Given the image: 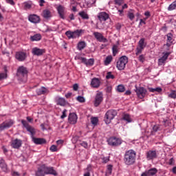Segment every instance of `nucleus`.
<instances>
[{
    "label": "nucleus",
    "mask_w": 176,
    "mask_h": 176,
    "mask_svg": "<svg viewBox=\"0 0 176 176\" xmlns=\"http://www.w3.org/2000/svg\"><path fill=\"white\" fill-rule=\"evenodd\" d=\"M159 129H160L159 125H154L153 127V131L156 133L157 131H159Z\"/></svg>",
    "instance_id": "54"
},
{
    "label": "nucleus",
    "mask_w": 176,
    "mask_h": 176,
    "mask_svg": "<svg viewBox=\"0 0 176 176\" xmlns=\"http://www.w3.org/2000/svg\"><path fill=\"white\" fill-rule=\"evenodd\" d=\"M65 35L67 36V38H69V39L72 38V32L71 31H67L65 32Z\"/></svg>",
    "instance_id": "48"
},
{
    "label": "nucleus",
    "mask_w": 176,
    "mask_h": 176,
    "mask_svg": "<svg viewBox=\"0 0 176 176\" xmlns=\"http://www.w3.org/2000/svg\"><path fill=\"white\" fill-rule=\"evenodd\" d=\"M0 167L4 173H8V166L5 163V160L2 159L0 160Z\"/></svg>",
    "instance_id": "25"
},
{
    "label": "nucleus",
    "mask_w": 176,
    "mask_h": 176,
    "mask_svg": "<svg viewBox=\"0 0 176 176\" xmlns=\"http://www.w3.org/2000/svg\"><path fill=\"white\" fill-rule=\"evenodd\" d=\"M61 119H64L65 118H67V109H65L63 111V115L60 116Z\"/></svg>",
    "instance_id": "57"
},
{
    "label": "nucleus",
    "mask_w": 176,
    "mask_h": 176,
    "mask_svg": "<svg viewBox=\"0 0 176 176\" xmlns=\"http://www.w3.org/2000/svg\"><path fill=\"white\" fill-rule=\"evenodd\" d=\"M128 17H129V19H130V20H134V17H135V16H134V14L133 13V12H129L128 13Z\"/></svg>",
    "instance_id": "52"
},
{
    "label": "nucleus",
    "mask_w": 176,
    "mask_h": 176,
    "mask_svg": "<svg viewBox=\"0 0 176 176\" xmlns=\"http://www.w3.org/2000/svg\"><path fill=\"white\" fill-rule=\"evenodd\" d=\"M167 42L169 43H173V34L168 33L167 35Z\"/></svg>",
    "instance_id": "41"
},
{
    "label": "nucleus",
    "mask_w": 176,
    "mask_h": 176,
    "mask_svg": "<svg viewBox=\"0 0 176 176\" xmlns=\"http://www.w3.org/2000/svg\"><path fill=\"white\" fill-rule=\"evenodd\" d=\"M148 176H153L157 173V169L155 168H151L147 171Z\"/></svg>",
    "instance_id": "34"
},
{
    "label": "nucleus",
    "mask_w": 176,
    "mask_h": 176,
    "mask_svg": "<svg viewBox=\"0 0 176 176\" xmlns=\"http://www.w3.org/2000/svg\"><path fill=\"white\" fill-rule=\"evenodd\" d=\"M69 122L71 124H75L78 122V116L75 113H70L69 115Z\"/></svg>",
    "instance_id": "20"
},
{
    "label": "nucleus",
    "mask_w": 176,
    "mask_h": 176,
    "mask_svg": "<svg viewBox=\"0 0 176 176\" xmlns=\"http://www.w3.org/2000/svg\"><path fill=\"white\" fill-rule=\"evenodd\" d=\"M144 50V48H141L140 47H138L136 48V56H138V54H141L142 53V51Z\"/></svg>",
    "instance_id": "46"
},
{
    "label": "nucleus",
    "mask_w": 176,
    "mask_h": 176,
    "mask_svg": "<svg viewBox=\"0 0 176 176\" xmlns=\"http://www.w3.org/2000/svg\"><path fill=\"white\" fill-rule=\"evenodd\" d=\"M32 53L34 56H42L46 53V50L34 47L32 50Z\"/></svg>",
    "instance_id": "13"
},
{
    "label": "nucleus",
    "mask_w": 176,
    "mask_h": 176,
    "mask_svg": "<svg viewBox=\"0 0 176 176\" xmlns=\"http://www.w3.org/2000/svg\"><path fill=\"white\" fill-rule=\"evenodd\" d=\"M163 56L158 59V65H163V64L166 63L167 58H168V56L171 54L170 52L163 53Z\"/></svg>",
    "instance_id": "17"
},
{
    "label": "nucleus",
    "mask_w": 176,
    "mask_h": 176,
    "mask_svg": "<svg viewBox=\"0 0 176 176\" xmlns=\"http://www.w3.org/2000/svg\"><path fill=\"white\" fill-rule=\"evenodd\" d=\"M50 151H51V152H57V151H58L57 146H56L54 144L52 145L50 147Z\"/></svg>",
    "instance_id": "47"
},
{
    "label": "nucleus",
    "mask_w": 176,
    "mask_h": 176,
    "mask_svg": "<svg viewBox=\"0 0 176 176\" xmlns=\"http://www.w3.org/2000/svg\"><path fill=\"white\" fill-rule=\"evenodd\" d=\"M116 4L120 6L123 3V0H115Z\"/></svg>",
    "instance_id": "58"
},
{
    "label": "nucleus",
    "mask_w": 176,
    "mask_h": 176,
    "mask_svg": "<svg viewBox=\"0 0 176 176\" xmlns=\"http://www.w3.org/2000/svg\"><path fill=\"white\" fill-rule=\"evenodd\" d=\"M86 46H87V44L86 43V42L80 41L77 44V49H78V50H83V49H85V47H86Z\"/></svg>",
    "instance_id": "26"
},
{
    "label": "nucleus",
    "mask_w": 176,
    "mask_h": 176,
    "mask_svg": "<svg viewBox=\"0 0 176 176\" xmlns=\"http://www.w3.org/2000/svg\"><path fill=\"white\" fill-rule=\"evenodd\" d=\"M36 176H45V170H43V165H42L40 168H38L37 171L35 173Z\"/></svg>",
    "instance_id": "24"
},
{
    "label": "nucleus",
    "mask_w": 176,
    "mask_h": 176,
    "mask_svg": "<svg viewBox=\"0 0 176 176\" xmlns=\"http://www.w3.org/2000/svg\"><path fill=\"white\" fill-rule=\"evenodd\" d=\"M138 45L139 47H141L142 49H145V47H146V43H145V38H141L138 42Z\"/></svg>",
    "instance_id": "31"
},
{
    "label": "nucleus",
    "mask_w": 176,
    "mask_h": 176,
    "mask_svg": "<svg viewBox=\"0 0 176 176\" xmlns=\"http://www.w3.org/2000/svg\"><path fill=\"white\" fill-rule=\"evenodd\" d=\"M100 21H107L109 19V15L107 12H100L98 15Z\"/></svg>",
    "instance_id": "19"
},
{
    "label": "nucleus",
    "mask_w": 176,
    "mask_h": 176,
    "mask_svg": "<svg viewBox=\"0 0 176 176\" xmlns=\"http://www.w3.org/2000/svg\"><path fill=\"white\" fill-rule=\"evenodd\" d=\"M11 175L12 176H20V173H19V172H16V171L12 172Z\"/></svg>",
    "instance_id": "62"
},
{
    "label": "nucleus",
    "mask_w": 176,
    "mask_h": 176,
    "mask_svg": "<svg viewBox=\"0 0 176 176\" xmlns=\"http://www.w3.org/2000/svg\"><path fill=\"white\" fill-rule=\"evenodd\" d=\"M43 169L45 175H54V176L58 175V173H57V171H56V170H54V168L53 167H47L45 165H43Z\"/></svg>",
    "instance_id": "7"
},
{
    "label": "nucleus",
    "mask_w": 176,
    "mask_h": 176,
    "mask_svg": "<svg viewBox=\"0 0 176 176\" xmlns=\"http://www.w3.org/2000/svg\"><path fill=\"white\" fill-rule=\"evenodd\" d=\"M82 34V30H77L74 32H72V39H75L76 38H79Z\"/></svg>",
    "instance_id": "28"
},
{
    "label": "nucleus",
    "mask_w": 176,
    "mask_h": 176,
    "mask_svg": "<svg viewBox=\"0 0 176 176\" xmlns=\"http://www.w3.org/2000/svg\"><path fill=\"white\" fill-rule=\"evenodd\" d=\"M135 157H137V153L133 150H128L124 155V163L126 166H133L135 164Z\"/></svg>",
    "instance_id": "1"
},
{
    "label": "nucleus",
    "mask_w": 176,
    "mask_h": 176,
    "mask_svg": "<svg viewBox=\"0 0 176 176\" xmlns=\"http://www.w3.org/2000/svg\"><path fill=\"white\" fill-rule=\"evenodd\" d=\"M148 90L151 93H155V92H156V93H162V91H163V89L160 87H156V88L148 87Z\"/></svg>",
    "instance_id": "27"
},
{
    "label": "nucleus",
    "mask_w": 176,
    "mask_h": 176,
    "mask_svg": "<svg viewBox=\"0 0 176 176\" xmlns=\"http://www.w3.org/2000/svg\"><path fill=\"white\" fill-rule=\"evenodd\" d=\"M80 145L81 146H83V148H85V149H87V147L89 146L87 142H82V143H80Z\"/></svg>",
    "instance_id": "56"
},
{
    "label": "nucleus",
    "mask_w": 176,
    "mask_h": 176,
    "mask_svg": "<svg viewBox=\"0 0 176 176\" xmlns=\"http://www.w3.org/2000/svg\"><path fill=\"white\" fill-rule=\"evenodd\" d=\"M124 120H126L128 122V123H130L131 122V118H130V115L129 114H124L123 117Z\"/></svg>",
    "instance_id": "42"
},
{
    "label": "nucleus",
    "mask_w": 176,
    "mask_h": 176,
    "mask_svg": "<svg viewBox=\"0 0 176 176\" xmlns=\"http://www.w3.org/2000/svg\"><path fill=\"white\" fill-rule=\"evenodd\" d=\"M106 78L107 79H115V76H113V74H112V72H109L107 74Z\"/></svg>",
    "instance_id": "44"
},
{
    "label": "nucleus",
    "mask_w": 176,
    "mask_h": 176,
    "mask_svg": "<svg viewBox=\"0 0 176 176\" xmlns=\"http://www.w3.org/2000/svg\"><path fill=\"white\" fill-rule=\"evenodd\" d=\"M15 58L18 61H24L27 58V54L23 52H18L16 53Z\"/></svg>",
    "instance_id": "16"
},
{
    "label": "nucleus",
    "mask_w": 176,
    "mask_h": 176,
    "mask_svg": "<svg viewBox=\"0 0 176 176\" xmlns=\"http://www.w3.org/2000/svg\"><path fill=\"white\" fill-rule=\"evenodd\" d=\"M69 19H70V20H75V15L74 14H70L69 15Z\"/></svg>",
    "instance_id": "64"
},
{
    "label": "nucleus",
    "mask_w": 176,
    "mask_h": 176,
    "mask_svg": "<svg viewBox=\"0 0 176 176\" xmlns=\"http://www.w3.org/2000/svg\"><path fill=\"white\" fill-rule=\"evenodd\" d=\"M146 158L147 160H154V159H157V151L155 150H149L146 153Z\"/></svg>",
    "instance_id": "8"
},
{
    "label": "nucleus",
    "mask_w": 176,
    "mask_h": 176,
    "mask_svg": "<svg viewBox=\"0 0 176 176\" xmlns=\"http://www.w3.org/2000/svg\"><path fill=\"white\" fill-rule=\"evenodd\" d=\"M168 164H169L170 166H173V165L174 164V158H170V159L169 160Z\"/></svg>",
    "instance_id": "63"
},
{
    "label": "nucleus",
    "mask_w": 176,
    "mask_h": 176,
    "mask_svg": "<svg viewBox=\"0 0 176 176\" xmlns=\"http://www.w3.org/2000/svg\"><path fill=\"white\" fill-rule=\"evenodd\" d=\"M77 101H78V102H86V99H85V98L83 96H79L76 98Z\"/></svg>",
    "instance_id": "43"
},
{
    "label": "nucleus",
    "mask_w": 176,
    "mask_h": 176,
    "mask_svg": "<svg viewBox=\"0 0 176 176\" xmlns=\"http://www.w3.org/2000/svg\"><path fill=\"white\" fill-rule=\"evenodd\" d=\"M100 85H101V81L100 80V78H92L91 81V87H94V89H98Z\"/></svg>",
    "instance_id": "18"
},
{
    "label": "nucleus",
    "mask_w": 176,
    "mask_h": 176,
    "mask_svg": "<svg viewBox=\"0 0 176 176\" xmlns=\"http://www.w3.org/2000/svg\"><path fill=\"white\" fill-rule=\"evenodd\" d=\"M168 97L170 98H173L174 100H175V98H176V91H172L170 92V94H168Z\"/></svg>",
    "instance_id": "45"
},
{
    "label": "nucleus",
    "mask_w": 176,
    "mask_h": 176,
    "mask_svg": "<svg viewBox=\"0 0 176 176\" xmlns=\"http://www.w3.org/2000/svg\"><path fill=\"white\" fill-rule=\"evenodd\" d=\"M7 3H10L12 6H14V1L13 0H6Z\"/></svg>",
    "instance_id": "61"
},
{
    "label": "nucleus",
    "mask_w": 176,
    "mask_h": 176,
    "mask_svg": "<svg viewBox=\"0 0 176 176\" xmlns=\"http://www.w3.org/2000/svg\"><path fill=\"white\" fill-rule=\"evenodd\" d=\"M175 10H176V0L173 1L171 4H170L169 6L168 7V12H171Z\"/></svg>",
    "instance_id": "33"
},
{
    "label": "nucleus",
    "mask_w": 176,
    "mask_h": 176,
    "mask_svg": "<svg viewBox=\"0 0 176 176\" xmlns=\"http://www.w3.org/2000/svg\"><path fill=\"white\" fill-rule=\"evenodd\" d=\"M129 63V58L126 56H121L117 61L116 67L119 71H123L126 68V64Z\"/></svg>",
    "instance_id": "4"
},
{
    "label": "nucleus",
    "mask_w": 176,
    "mask_h": 176,
    "mask_svg": "<svg viewBox=\"0 0 176 176\" xmlns=\"http://www.w3.org/2000/svg\"><path fill=\"white\" fill-rule=\"evenodd\" d=\"M116 115H118V111H116V110H108L104 116V122L106 124H109V123L115 119V116H116Z\"/></svg>",
    "instance_id": "3"
},
{
    "label": "nucleus",
    "mask_w": 176,
    "mask_h": 176,
    "mask_svg": "<svg viewBox=\"0 0 176 176\" xmlns=\"http://www.w3.org/2000/svg\"><path fill=\"white\" fill-rule=\"evenodd\" d=\"M16 76L18 77L19 80L26 82L28 76V69H27V67L20 66L17 69Z\"/></svg>",
    "instance_id": "2"
},
{
    "label": "nucleus",
    "mask_w": 176,
    "mask_h": 176,
    "mask_svg": "<svg viewBox=\"0 0 176 176\" xmlns=\"http://www.w3.org/2000/svg\"><path fill=\"white\" fill-rule=\"evenodd\" d=\"M26 130H28L32 135H34L35 134V129L30 125L28 128H26Z\"/></svg>",
    "instance_id": "39"
},
{
    "label": "nucleus",
    "mask_w": 176,
    "mask_h": 176,
    "mask_svg": "<svg viewBox=\"0 0 176 176\" xmlns=\"http://www.w3.org/2000/svg\"><path fill=\"white\" fill-rule=\"evenodd\" d=\"M31 7H32L31 3H27V2L24 3V8L25 9H31Z\"/></svg>",
    "instance_id": "53"
},
{
    "label": "nucleus",
    "mask_w": 176,
    "mask_h": 176,
    "mask_svg": "<svg viewBox=\"0 0 176 176\" xmlns=\"http://www.w3.org/2000/svg\"><path fill=\"white\" fill-rule=\"evenodd\" d=\"M28 20L30 21V23H33L34 24H38V23H41V18L36 14L29 15Z\"/></svg>",
    "instance_id": "15"
},
{
    "label": "nucleus",
    "mask_w": 176,
    "mask_h": 176,
    "mask_svg": "<svg viewBox=\"0 0 176 176\" xmlns=\"http://www.w3.org/2000/svg\"><path fill=\"white\" fill-rule=\"evenodd\" d=\"M76 59L80 60V61H81V63H86V58H83L82 56H77Z\"/></svg>",
    "instance_id": "51"
},
{
    "label": "nucleus",
    "mask_w": 176,
    "mask_h": 176,
    "mask_svg": "<svg viewBox=\"0 0 176 176\" xmlns=\"http://www.w3.org/2000/svg\"><path fill=\"white\" fill-rule=\"evenodd\" d=\"M8 78V75L5 73L0 74V80H2V79H6Z\"/></svg>",
    "instance_id": "50"
},
{
    "label": "nucleus",
    "mask_w": 176,
    "mask_h": 176,
    "mask_svg": "<svg viewBox=\"0 0 176 176\" xmlns=\"http://www.w3.org/2000/svg\"><path fill=\"white\" fill-rule=\"evenodd\" d=\"M21 123L23 124V126H24L25 127V129H28L30 126V124H28V122H27V121L22 120H21Z\"/></svg>",
    "instance_id": "49"
},
{
    "label": "nucleus",
    "mask_w": 176,
    "mask_h": 176,
    "mask_svg": "<svg viewBox=\"0 0 176 176\" xmlns=\"http://www.w3.org/2000/svg\"><path fill=\"white\" fill-rule=\"evenodd\" d=\"M41 39H42V36H41V34H36L34 36H30V41H32V42H34L35 41H41Z\"/></svg>",
    "instance_id": "29"
},
{
    "label": "nucleus",
    "mask_w": 176,
    "mask_h": 176,
    "mask_svg": "<svg viewBox=\"0 0 176 176\" xmlns=\"http://www.w3.org/2000/svg\"><path fill=\"white\" fill-rule=\"evenodd\" d=\"M118 46L116 45H114L112 47V51H113V56H116V54H118V52H119L118 49Z\"/></svg>",
    "instance_id": "38"
},
{
    "label": "nucleus",
    "mask_w": 176,
    "mask_h": 176,
    "mask_svg": "<svg viewBox=\"0 0 176 176\" xmlns=\"http://www.w3.org/2000/svg\"><path fill=\"white\" fill-rule=\"evenodd\" d=\"M56 10L59 14V17L63 20H65V7H64V6L59 5L56 8Z\"/></svg>",
    "instance_id": "10"
},
{
    "label": "nucleus",
    "mask_w": 176,
    "mask_h": 176,
    "mask_svg": "<svg viewBox=\"0 0 176 176\" xmlns=\"http://www.w3.org/2000/svg\"><path fill=\"white\" fill-rule=\"evenodd\" d=\"M91 124H93L94 126H97L98 123V118L97 117L91 118Z\"/></svg>",
    "instance_id": "37"
},
{
    "label": "nucleus",
    "mask_w": 176,
    "mask_h": 176,
    "mask_svg": "<svg viewBox=\"0 0 176 176\" xmlns=\"http://www.w3.org/2000/svg\"><path fill=\"white\" fill-rule=\"evenodd\" d=\"M107 142L111 146H119V145H122V139L116 137L109 138Z\"/></svg>",
    "instance_id": "5"
},
{
    "label": "nucleus",
    "mask_w": 176,
    "mask_h": 176,
    "mask_svg": "<svg viewBox=\"0 0 176 176\" xmlns=\"http://www.w3.org/2000/svg\"><path fill=\"white\" fill-rule=\"evenodd\" d=\"M94 36L98 41V42H103V43H107V42H108V39L104 37V36L100 32H94Z\"/></svg>",
    "instance_id": "11"
},
{
    "label": "nucleus",
    "mask_w": 176,
    "mask_h": 176,
    "mask_svg": "<svg viewBox=\"0 0 176 176\" xmlns=\"http://www.w3.org/2000/svg\"><path fill=\"white\" fill-rule=\"evenodd\" d=\"M13 124H14V121H13V120L3 122L0 124V131H3V130H6V129H10Z\"/></svg>",
    "instance_id": "6"
},
{
    "label": "nucleus",
    "mask_w": 176,
    "mask_h": 176,
    "mask_svg": "<svg viewBox=\"0 0 176 176\" xmlns=\"http://www.w3.org/2000/svg\"><path fill=\"white\" fill-rule=\"evenodd\" d=\"M43 17L46 20H49L52 17V12L49 10H44L43 11Z\"/></svg>",
    "instance_id": "23"
},
{
    "label": "nucleus",
    "mask_w": 176,
    "mask_h": 176,
    "mask_svg": "<svg viewBox=\"0 0 176 176\" xmlns=\"http://www.w3.org/2000/svg\"><path fill=\"white\" fill-rule=\"evenodd\" d=\"M78 89H79V85L78 84H74L73 85V89L74 91H78Z\"/></svg>",
    "instance_id": "59"
},
{
    "label": "nucleus",
    "mask_w": 176,
    "mask_h": 176,
    "mask_svg": "<svg viewBox=\"0 0 176 176\" xmlns=\"http://www.w3.org/2000/svg\"><path fill=\"white\" fill-rule=\"evenodd\" d=\"M33 142L36 145H42V144H46V140L43 138H33Z\"/></svg>",
    "instance_id": "22"
},
{
    "label": "nucleus",
    "mask_w": 176,
    "mask_h": 176,
    "mask_svg": "<svg viewBox=\"0 0 176 176\" xmlns=\"http://www.w3.org/2000/svg\"><path fill=\"white\" fill-rule=\"evenodd\" d=\"M104 100V97L102 95V92H98L95 97L94 100V106L98 107L101 102H102V100Z\"/></svg>",
    "instance_id": "9"
},
{
    "label": "nucleus",
    "mask_w": 176,
    "mask_h": 176,
    "mask_svg": "<svg viewBox=\"0 0 176 176\" xmlns=\"http://www.w3.org/2000/svg\"><path fill=\"white\" fill-rule=\"evenodd\" d=\"M109 162V158H108V157L102 158V163H108Z\"/></svg>",
    "instance_id": "60"
},
{
    "label": "nucleus",
    "mask_w": 176,
    "mask_h": 176,
    "mask_svg": "<svg viewBox=\"0 0 176 176\" xmlns=\"http://www.w3.org/2000/svg\"><path fill=\"white\" fill-rule=\"evenodd\" d=\"M78 14L83 19V20H89V14L85 11L80 12Z\"/></svg>",
    "instance_id": "32"
},
{
    "label": "nucleus",
    "mask_w": 176,
    "mask_h": 176,
    "mask_svg": "<svg viewBox=\"0 0 176 176\" xmlns=\"http://www.w3.org/2000/svg\"><path fill=\"white\" fill-rule=\"evenodd\" d=\"M56 102L57 105H60V107H65L67 104V101L63 98L57 97L56 98Z\"/></svg>",
    "instance_id": "21"
},
{
    "label": "nucleus",
    "mask_w": 176,
    "mask_h": 176,
    "mask_svg": "<svg viewBox=\"0 0 176 176\" xmlns=\"http://www.w3.org/2000/svg\"><path fill=\"white\" fill-rule=\"evenodd\" d=\"M21 145H23V141L20 139H15L11 142V146L14 148V149H19L21 148Z\"/></svg>",
    "instance_id": "14"
},
{
    "label": "nucleus",
    "mask_w": 176,
    "mask_h": 176,
    "mask_svg": "<svg viewBox=\"0 0 176 176\" xmlns=\"http://www.w3.org/2000/svg\"><path fill=\"white\" fill-rule=\"evenodd\" d=\"M139 61H140V63H144V61H145V56L144 55H140L139 56Z\"/></svg>",
    "instance_id": "55"
},
{
    "label": "nucleus",
    "mask_w": 176,
    "mask_h": 176,
    "mask_svg": "<svg viewBox=\"0 0 176 176\" xmlns=\"http://www.w3.org/2000/svg\"><path fill=\"white\" fill-rule=\"evenodd\" d=\"M84 64H85V65H93L94 64V59H85V62H84Z\"/></svg>",
    "instance_id": "36"
},
{
    "label": "nucleus",
    "mask_w": 176,
    "mask_h": 176,
    "mask_svg": "<svg viewBox=\"0 0 176 176\" xmlns=\"http://www.w3.org/2000/svg\"><path fill=\"white\" fill-rule=\"evenodd\" d=\"M46 93H47V89L43 87L36 89V94L38 96H42V94H46Z\"/></svg>",
    "instance_id": "30"
},
{
    "label": "nucleus",
    "mask_w": 176,
    "mask_h": 176,
    "mask_svg": "<svg viewBox=\"0 0 176 176\" xmlns=\"http://www.w3.org/2000/svg\"><path fill=\"white\" fill-rule=\"evenodd\" d=\"M135 92L138 97L141 99L144 98L145 96H146V89L144 87L136 88Z\"/></svg>",
    "instance_id": "12"
},
{
    "label": "nucleus",
    "mask_w": 176,
    "mask_h": 176,
    "mask_svg": "<svg viewBox=\"0 0 176 176\" xmlns=\"http://www.w3.org/2000/svg\"><path fill=\"white\" fill-rule=\"evenodd\" d=\"M113 58L112 56H108L104 60V65H109L112 62Z\"/></svg>",
    "instance_id": "35"
},
{
    "label": "nucleus",
    "mask_w": 176,
    "mask_h": 176,
    "mask_svg": "<svg viewBox=\"0 0 176 176\" xmlns=\"http://www.w3.org/2000/svg\"><path fill=\"white\" fill-rule=\"evenodd\" d=\"M124 90H125V88L123 85H120L117 87V91H119V93H123Z\"/></svg>",
    "instance_id": "40"
}]
</instances>
